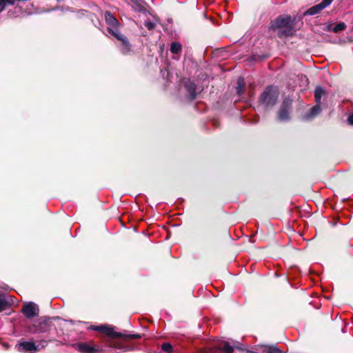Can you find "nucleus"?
I'll return each mask as SVG.
<instances>
[{"instance_id":"16","label":"nucleus","mask_w":353,"mask_h":353,"mask_svg":"<svg viewBox=\"0 0 353 353\" xmlns=\"http://www.w3.org/2000/svg\"><path fill=\"white\" fill-rule=\"evenodd\" d=\"M109 345L114 349H118L123 352L130 351L132 350L130 346L121 345L117 342H111Z\"/></svg>"},{"instance_id":"14","label":"nucleus","mask_w":353,"mask_h":353,"mask_svg":"<svg viewBox=\"0 0 353 353\" xmlns=\"http://www.w3.org/2000/svg\"><path fill=\"white\" fill-rule=\"evenodd\" d=\"M320 103H317L316 105L310 109V112L305 116V119L308 120L314 118L321 112Z\"/></svg>"},{"instance_id":"17","label":"nucleus","mask_w":353,"mask_h":353,"mask_svg":"<svg viewBox=\"0 0 353 353\" xmlns=\"http://www.w3.org/2000/svg\"><path fill=\"white\" fill-rule=\"evenodd\" d=\"M325 94V90L321 87H317L314 91V97L316 103H321L322 96Z\"/></svg>"},{"instance_id":"9","label":"nucleus","mask_w":353,"mask_h":353,"mask_svg":"<svg viewBox=\"0 0 353 353\" xmlns=\"http://www.w3.org/2000/svg\"><path fill=\"white\" fill-rule=\"evenodd\" d=\"M333 0H323L322 2H321L319 4H316L310 8L307 9L304 14L305 15H315L318 13H319L322 10L325 8L327 6H328Z\"/></svg>"},{"instance_id":"24","label":"nucleus","mask_w":353,"mask_h":353,"mask_svg":"<svg viewBox=\"0 0 353 353\" xmlns=\"http://www.w3.org/2000/svg\"><path fill=\"white\" fill-rule=\"evenodd\" d=\"M347 121L350 125H353V113L348 117Z\"/></svg>"},{"instance_id":"2","label":"nucleus","mask_w":353,"mask_h":353,"mask_svg":"<svg viewBox=\"0 0 353 353\" xmlns=\"http://www.w3.org/2000/svg\"><path fill=\"white\" fill-rule=\"evenodd\" d=\"M279 97V90L276 87L268 86L261 94L260 101L265 107H272L276 104Z\"/></svg>"},{"instance_id":"6","label":"nucleus","mask_w":353,"mask_h":353,"mask_svg":"<svg viewBox=\"0 0 353 353\" xmlns=\"http://www.w3.org/2000/svg\"><path fill=\"white\" fill-rule=\"evenodd\" d=\"M292 100L290 98L284 99L279 110L278 119L281 121H287L290 119V113L292 108Z\"/></svg>"},{"instance_id":"22","label":"nucleus","mask_w":353,"mask_h":353,"mask_svg":"<svg viewBox=\"0 0 353 353\" xmlns=\"http://www.w3.org/2000/svg\"><path fill=\"white\" fill-rule=\"evenodd\" d=\"M144 25L149 30H153L155 27V23L150 21H145Z\"/></svg>"},{"instance_id":"7","label":"nucleus","mask_w":353,"mask_h":353,"mask_svg":"<svg viewBox=\"0 0 353 353\" xmlns=\"http://www.w3.org/2000/svg\"><path fill=\"white\" fill-rule=\"evenodd\" d=\"M77 349L83 353H100L103 351L102 346L95 345L92 341L88 343H79L77 345Z\"/></svg>"},{"instance_id":"4","label":"nucleus","mask_w":353,"mask_h":353,"mask_svg":"<svg viewBox=\"0 0 353 353\" xmlns=\"http://www.w3.org/2000/svg\"><path fill=\"white\" fill-rule=\"evenodd\" d=\"M50 324L51 321L49 318H41L29 325L28 331L31 334L44 333L49 330Z\"/></svg>"},{"instance_id":"10","label":"nucleus","mask_w":353,"mask_h":353,"mask_svg":"<svg viewBox=\"0 0 353 353\" xmlns=\"http://www.w3.org/2000/svg\"><path fill=\"white\" fill-rule=\"evenodd\" d=\"M90 329L92 330L102 332L105 333V334H107L108 336H112V337H115V338L123 337V334L114 331L113 328L111 327H109V326H106V325L94 326V325H92V326L90 327Z\"/></svg>"},{"instance_id":"3","label":"nucleus","mask_w":353,"mask_h":353,"mask_svg":"<svg viewBox=\"0 0 353 353\" xmlns=\"http://www.w3.org/2000/svg\"><path fill=\"white\" fill-rule=\"evenodd\" d=\"M48 343L47 340H41L37 345L32 341H21L17 345V350L23 352L35 353L43 349Z\"/></svg>"},{"instance_id":"12","label":"nucleus","mask_w":353,"mask_h":353,"mask_svg":"<svg viewBox=\"0 0 353 353\" xmlns=\"http://www.w3.org/2000/svg\"><path fill=\"white\" fill-rule=\"evenodd\" d=\"M184 86H185V89L187 90V91L188 92L190 99H194L196 96V86L195 83L191 80H187L185 82Z\"/></svg>"},{"instance_id":"1","label":"nucleus","mask_w":353,"mask_h":353,"mask_svg":"<svg viewBox=\"0 0 353 353\" xmlns=\"http://www.w3.org/2000/svg\"><path fill=\"white\" fill-rule=\"evenodd\" d=\"M270 29L273 30H278V35L280 38L292 36L295 32L292 17L288 15H281L274 21H272Z\"/></svg>"},{"instance_id":"20","label":"nucleus","mask_w":353,"mask_h":353,"mask_svg":"<svg viewBox=\"0 0 353 353\" xmlns=\"http://www.w3.org/2000/svg\"><path fill=\"white\" fill-rule=\"evenodd\" d=\"M346 28V25L345 23L343 22H341L336 25H335L333 28H332V31L335 33H338V32H340L343 30H344Z\"/></svg>"},{"instance_id":"8","label":"nucleus","mask_w":353,"mask_h":353,"mask_svg":"<svg viewBox=\"0 0 353 353\" xmlns=\"http://www.w3.org/2000/svg\"><path fill=\"white\" fill-rule=\"evenodd\" d=\"M21 311L25 316L28 319L37 316L39 314V307L35 303L32 302L26 303L23 305Z\"/></svg>"},{"instance_id":"25","label":"nucleus","mask_w":353,"mask_h":353,"mask_svg":"<svg viewBox=\"0 0 353 353\" xmlns=\"http://www.w3.org/2000/svg\"><path fill=\"white\" fill-rule=\"evenodd\" d=\"M303 77L305 79V81H307V79L306 78V76H304Z\"/></svg>"},{"instance_id":"15","label":"nucleus","mask_w":353,"mask_h":353,"mask_svg":"<svg viewBox=\"0 0 353 353\" xmlns=\"http://www.w3.org/2000/svg\"><path fill=\"white\" fill-rule=\"evenodd\" d=\"M23 13V10L19 5H17L13 9L9 10L8 16L11 18H14L20 16Z\"/></svg>"},{"instance_id":"5","label":"nucleus","mask_w":353,"mask_h":353,"mask_svg":"<svg viewBox=\"0 0 353 353\" xmlns=\"http://www.w3.org/2000/svg\"><path fill=\"white\" fill-rule=\"evenodd\" d=\"M105 19L109 33L114 37H119L121 32L119 29L120 24L118 20L108 11L105 12Z\"/></svg>"},{"instance_id":"18","label":"nucleus","mask_w":353,"mask_h":353,"mask_svg":"<svg viewBox=\"0 0 353 353\" xmlns=\"http://www.w3.org/2000/svg\"><path fill=\"white\" fill-rule=\"evenodd\" d=\"M245 87L244 79L243 77H239L237 80V87H236V92L238 94L241 95L243 92Z\"/></svg>"},{"instance_id":"19","label":"nucleus","mask_w":353,"mask_h":353,"mask_svg":"<svg viewBox=\"0 0 353 353\" xmlns=\"http://www.w3.org/2000/svg\"><path fill=\"white\" fill-rule=\"evenodd\" d=\"M182 46L178 42H172L170 47V51L173 54H178L181 51Z\"/></svg>"},{"instance_id":"13","label":"nucleus","mask_w":353,"mask_h":353,"mask_svg":"<svg viewBox=\"0 0 353 353\" xmlns=\"http://www.w3.org/2000/svg\"><path fill=\"white\" fill-rule=\"evenodd\" d=\"M12 302V296L10 295H0V312L9 307Z\"/></svg>"},{"instance_id":"23","label":"nucleus","mask_w":353,"mask_h":353,"mask_svg":"<svg viewBox=\"0 0 353 353\" xmlns=\"http://www.w3.org/2000/svg\"><path fill=\"white\" fill-rule=\"evenodd\" d=\"M123 337H125V338H128V339H137L141 338V335L139 334H129V335H124V334H123Z\"/></svg>"},{"instance_id":"21","label":"nucleus","mask_w":353,"mask_h":353,"mask_svg":"<svg viewBox=\"0 0 353 353\" xmlns=\"http://www.w3.org/2000/svg\"><path fill=\"white\" fill-rule=\"evenodd\" d=\"M172 349V345L169 343H165L161 345V350L165 353H171Z\"/></svg>"},{"instance_id":"11","label":"nucleus","mask_w":353,"mask_h":353,"mask_svg":"<svg viewBox=\"0 0 353 353\" xmlns=\"http://www.w3.org/2000/svg\"><path fill=\"white\" fill-rule=\"evenodd\" d=\"M118 40L121 41L120 50L123 54L128 53L131 50L130 44L126 37L122 34H119V37H115Z\"/></svg>"}]
</instances>
